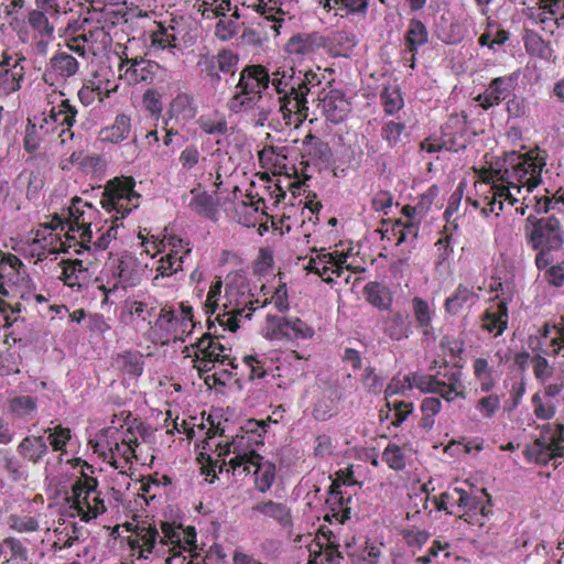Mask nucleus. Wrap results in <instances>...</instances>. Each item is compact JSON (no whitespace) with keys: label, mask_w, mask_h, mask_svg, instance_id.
I'll return each mask as SVG.
<instances>
[{"label":"nucleus","mask_w":564,"mask_h":564,"mask_svg":"<svg viewBox=\"0 0 564 564\" xmlns=\"http://www.w3.org/2000/svg\"><path fill=\"white\" fill-rule=\"evenodd\" d=\"M251 512L261 518L272 520L283 529H291L293 520L288 505L273 500H261L251 507Z\"/></svg>","instance_id":"31"},{"label":"nucleus","mask_w":564,"mask_h":564,"mask_svg":"<svg viewBox=\"0 0 564 564\" xmlns=\"http://www.w3.org/2000/svg\"><path fill=\"white\" fill-rule=\"evenodd\" d=\"M9 410L17 417L29 419L36 411V399L30 395L14 397L9 401Z\"/></svg>","instance_id":"64"},{"label":"nucleus","mask_w":564,"mask_h":564,"mask_svg":"<svg viewBox=\"0 0 564 564\" xmlns=\"http://www.w3.org/2000/svg\"><path fill=\"white\" fill-rule=\"evenodd\" d=\"M474 299V291L465 284H458L453 295L445 300V312L448 315H457Z\"/></svg>","instance_id":"52"},{"label":"nucleus","mask_w":564,"mask_h":564,"mask_svg":"<svg viewBox=\"0 0 564 564\" xmlns=\"http://www.w3.org/2000/svg\"><path fill=\"white\" fill-rule=\"evenodd\" d=\"M77 70V59L68 53L58 52L50 58L48 70L44 73V82L47 83L51 77L66 80L67 78L75 76Z\"/></svg>","instance_id":"34"},{"label":"nucleus","mask_w":564,"mask_h":564,"mask_svg":"<svg viewBox=\"0 0 564 564\" xmlns=\"http://www.w3.org/2000/svg\"><path fill=\"white\" fill-rule=\"evenodd\" d=\"M545 166V151L534 148L524 153L512 151L506 154L505 167L498 169L500 182L508 186H513L517 193L522 188L533 192L542 182V171Z\"/></svg>","instance_id":"3"},{"label":"nucleus","mask_w":564,"mask_h":564,"mask_svg":"<svg viewBox=\"0 0 564 564\" xmlns=\"http://www.w3.org/2000/svg\"><path fill=\"white\" fill-rule=\"evenodd\" d=\"M191 196L188 209L194 215L212 221L217 220V203H215L213 195L198 188H192Z\"/></svg>","instance_id":"37"},{"label":"nucleus","mask_w":564,"mask_h":564,"mask_svg":"<svg viewBox=\"0 0 564 564\" xmlns=\"http://www.w3.org/2000/svg\"><path fill=\"white\" fill-rule=\"evenodd\" d=\"M421 421L419 427L424 431H430L435 424V416L441 412V400L436 398H424L421 401Z\"/></svg>","instance_id":"59"},{"label":"nucleus","mask_w":564,"mask_h":564,"mask_svg":"<svg viewBox=\"0 0 564 564\" xmlns=\"http://www.w3.org/2000/svg\"><path fill=\"white\" fill-rule=\"evenodd\" d=\"M43 247V252L39 253V261H44L50 254L66 253L68 250L74 249V252L82 254L84 251H89V242L82 243L78 234L70 238L65 232L61 237L58 232H35V238L31 242H37Z\"/></svg>","instance_id":"19"},{"label":"nucleus","mask_w":564,"mask_h":564,"mask_svg":"<svg viewBox=\"0 0 564 564\" xmlns=\"http://www.w3.org/2000/svg\"><path fill=\"white\" fill-rule=\"evenodd\" d=\"M323 116L328 122L338 124L350 113V102L346 100L345 93L339 89H330L322 99Z\"/></svg>","instance_id":"29"},{"label":"nucleus","mask_w":564,"mask_h":564,"mask_svg":"<svg viewBox=\"0 0 564 564\" xmlns=\"http://www.w3.org/2000/svg\"><path fill=\"white\" fill-rule=\"evenodd\" d=\"M334 475H336V477H334L333 484L328 487V513L325 514V521L329 522L334 519L338 523H344L350 519L349 505L351 502V497L346 494L345 490L340 489V487L354 486L357 485V481L354 479V470H351V466L339 469Z\"/></svg>","instance_id":"12"},{"label":"nucleus","mask_w":564,"mask_h":564,"mask_svg":"<svg viewBox=\"0 0 564 564\" xmlns=\"http://www.w3.org/2000/svg\"><path fill=\"white\" fill-rule=\"evenodd\" d=\"M517 202L518 198L514 197V195H512L511 193H509V197L495 198L492 203L486 200L479 195H476V197L465 198V203L469 204L475 209H480L481 215L486 217L490 215L498 216L501 209L503 208V203H508L509 206H514Z\"/></svg>","instance_id":"49"},{"label":"nucleus","mask_w":564,"mask_h":564,"mask_svg":"<svg viewBox=\"0 0 564 564\" xmlns=\"http://www.w3.org/2000/svg\"><path fill=\"white\" fill-rule=\"evenodd\" d=\"M524 15L543 32L553 34L564 28V0H538L532 7L524 9Z\"/></svg>","instance_id":"17"},{"label":"nucleus","mask_w":564,"mask_h":564,"mask_svg":"<svg viewBox=\"0 0 564 564\" xmlns=\"http://www.w3.org/2000/svg\"><path fill=\"white\" fill-rule=\"evenodd\" d=\"M527 220L532 224V229L527 232L528 245L539 251L535 256V267L542 270L553 261L550 253L562 247L561 225L555 216L539 219L530 216Z\"/></svg>","instance_id":"5"},{"label":"nucleus","mask_w":564,"mask_h":564,"mask_svg":"<svg viewBox=\"0 0 564 564\" xmlns=\"http://www.w3.org/2000/svg\"><path fill=\"white\" fill-rule=\"evenodd\" d=\"M366 301L372 305V307L379 311H387L391 307L392 296L391 291L386 285L378 282H369L364 286L361 291Z\"/></svg>","instance_id":"48"},{"label":"nucleus","mask_w":564,"mask_h":564,"mask_svg":"<svg viewBox=\"0 0 564 564\" xmlns=\"http://www.w3.org/2000/svg\"><path fill=\"white\" fill-rule=\"evenodd\" d=\"M304 151L306 155L314 160L325 162L329 158L328 143L321 140V138L313 135L312 133L306 134L303 140Z\"/></svg>","instance_id":"60"},{"label":"nucleus","mask_w":564,"mask_h":564,"mask_svg":"<svg viewBox=\"0 0 564 564\" xmlns=\"http://www.w3.org/2000/svg\"><path fill=\"white\" fill-rule=\"evenodd\" d=\"M528 463L545 466L551 460L564 462V425L546 423L541 426V435L524 448Z\"/></svg>","instance_id":"7"},{"label":"nucleus","mask_w":564,"mask_h":564,"mask_svg":"<svg viewBox=\"0 0 564 564\" xmlns=\"http://www.w3.org/2000/svg\"><path fill=\"white\" fill-rule=\"evenodd\" d=\"M28 25L43 39H52L55 28L50 23V14L43 11L28 12Z\"/></svg>","instance_id":"58"},{"label":"nucleus","mask_w":564,"mask_h":564,"mask_svg":"<svg viewBox=\"0 0 564 564\" xmlns=\"http://www.w3.org/2000/svg\"><path fill=\"white\" fill-rule=\"evenodd\" d=\"M323 536L327 539V542H316L311 545V555H308V564H339L343 558V554L339 552V544L332 540V532L328 534L322 531Z\"/></svg>","instance_id":"33"},{"label":"nucleus","mask_w":564,"mask_h":564,"mask_svg":"<svg viewBox=\"0 0 564 564\" xmlns=\"http://www.w3.org/2000/svg\"><path fill=\"white\" fill-rule=\"evenodd\" d=\"M270 423H278L276 420L268 416L265 420L249 419L248 422L243 423L232 436L230 442L225 443L224 452L219 454H237L256 453L254 448L263 445V438L265 437L267 427Z\"/></svg>","instance_id":"15"},{"label":"nucleus","mask_w":564,"mask_h":564,"mask_svg":"<svg viewBox=\"0 0 564 564\" xmlns=\"http://www.w3.org/2000/svg\"><path fill=\"white\" fill-rule=\"evenodd\" d=\"M167 245L172 247V250L167 252L163 258L156 262V276L171 278L180 270H182V259L188 254L192 249L188 247V242L182 240L176 236H172L167 240Z\"/></svg>","instance_id":"27"},{"label":"nucleus","mask_w":564,"mask_h":564,"mask_svg":"<svg viewBox=\"0 0 564 564\" xmlns=\"http://www.w3.org/2000/svg\"><path fill=\"white\" fill-rule=\"evenodd\" d=\"M303 186L304 181L297 180L288 182V191H290V194H292L293 199L300 197L301 192L306 193V195H304V200L300 199V202L297 203L292 202V205H303V208L311 210L312 214H317L318 210H321V208L323 207L321 205V202L317 200V195H315V193L311 191H304V188H302Z\"/></svg>","instance_id":"51"},{"label":"nucleus","mask_w":564,"mask_h":564,"mask_svg":"<svg viewBox=\"0 0 564 564\" xmlns=\"http://www.w3.org/2000/svg\"><path fill=\"white\" fill-rule=\"evenodd\" d=\"M158 531L149 522H141L134 527V539L129 541L131 549H139L140 552L151 553L156 544Z\"/></svg>","instance_id":"45"},{"label":"nucleus","mask_w":564,"mask_h":564,"mask_svg":"<svg viewBox=\"0 0 564 564\" xmlns=\"http://www.w3.org/2000/svg\"><path fill=\"white\" fill-rule=\"evenodd\" d=\"M242 4L252 8L254 11L259 12L260 15L264 17L265 20L272 21L273 25L271 29L278 33L280 25L283 21V15L285 12L282 9V1L278 0H243Z\"/></svg>","instance_id":"39"},{"label":"nucleus","mask_w":564,"mask_h":564,"mask_svg":"<svg viewBox=\"0 0 564 564\" xmlns=\"http://www.w3.org/2000/svg\"><path fill=\"white\" fill-rule=\"evenodd\" d=\"M183 530L184 529L181 527H175L171 522H161V531H163V535H161V544L171 545L172 552H174V556L180 555L182 551L186 550V546L182 545L181 540Z\"/></svg>","instance_id":"57"},{"label":"nucleus","mask_w":564,"mask_h":564,"mask_svg":"<svg viewBox=\"0 0 564 564\" xmlns=\"http://www.w3.org/2000/svg\"><path fill=\"white\" fill-rule=\"evenodd\" d=\"M17 453H19L22 459L32 464H39L47 454V443H45L42 436L28 435L20 441L19 446H17Z\"/></svg>","instance_id":"41"},{"label":"nucleus","mask_w":564,"mask_h":564,"mask_svg":"<svg viewBox=\"0 0 564 564\" xmlns=\"http://www.w3.org/2000/svg\"><path fill=\"white\" fill-rule=\"evenodd\" d=\"M110 83L104 82L97 77L93 79H88L83 83L82 88L77 90V98L82 101V105L85 107L90 106L94 101H102L106 97H109L110 94L116 91V86L109 87Z\"/></svg>","instance_id":"36"},{"label":"nucleus","mask_w":564,"mask_h":564,"mask_svg":"<svg viewBox=\"0 0 564 564\" xmlns=\"http://www.w3.org/2000/svg\"><path fill=\"white\" fill-rule=\"evenodd\" d=\"M118 72L128 85H150L160 73V65L153 59H126L123 64H118Z\"/></svg>","instance_id":"23"},{"label":"nucleus","mask_w":564,"mask_h":564,"mask_svg":"<svg viewBox=\"0 0 564 564\" xmlns=\"http://www.w3.org/2000/svg\"><path fill=\"white\" fill-rule=\"evenodd\" d=\"M380 105L384 113L393 117L403 108L402 91L397 85L384 86L380 90Z\"/></svg>","instance_id":"50"},{"label":"nucleus","mask_w":564,"mask_h":564,"mask_svg":"<svg viewBox=\"0 0 564 564\" xmlns=\"http://www.w3.org/2000/svg\"><path fill=\"white\" fill-rule=\"evenodd\" d=\"M28 283V270L21 260L12 253H3L0 259V295L8 297L7 288H26Z\"/></svg>","instance_id":"21"},{"label":"nucleus","mask_w":564,"mask_h":564,"mask_svg":"<svg viewBox=\"0 0 564 564\" xmlns=\"http://www.w3.org/2000/svg\"><path fill=\"white\" fill-rule=\"evenodd\" d=\"M276 95H279V111L282 120L288 127H299L307 118V100L305 97L310 94L307 88L300 80L290 83L276 82Z\"/></svg>","instance_id":"8"},{"label":"nucleus","mask_w":564,"mask_h":564,"mask_svg":"<svg viewBox=\"0 0 564 564\" xmlns=\"http://www.w3.org/2000/svg\"><path fill=\"white\" fill-rule=\"evenodd\" d=\"M412 311L413 318H415L419 329L423 330V335H429L431 328V311L427 302L420 296L413 297Z\"/></svg>","instance_id":"62"},{"label":"nucleus","mask_w":564,"mask_h":564,"mask_svg":"<svg viewBox=\"0 0 564 564\" xmlns=\"http://www.w3.org/2000/svg\"><path fill=\"white\" fill-rule=\"evenodd\" d=\"M253 307L232 308L224 314L216 316L219 327L224 330L235 333L239 328V318L249 319L252 316Z\"/></svg>","instance_id":"55"},{"label":"nucleus","mask_w":564,"mask_h":564,"mask_svg":"<svg viewBox=\"0 0 564 564\" xmlns=\"http://www.w3.org/2000/svg\"><path fill=\"white\" fill-rule=\"evenodd\" d=\"M72 508L83 522H88L107 511L105 501L97 490V479L86 474L72 484Z\"/></svg>","instance_id":"9"},{"label":"nucleus","mask_w":564,"mask_h":564,"mask_svg":"<svg viewBox=\"0 0 564 564\" xmlns=\"http://www.w3.org/2000/svg\"><path fill=\"white\" fill-rule=\"evenodd\" d=\"M135 182L132 176H120L107 182L99 205L112 214L104 225L96 228V238L90 232V250L105 251L118 238L120 220L140 206L141 195L134 191Z\"/></svg>","instance_id":"1"},{"label":"nucleus","mask_w":564,"mask_h":564,"mask_svg":"<svg viewBox=\"0 0 564 564\" xmlns=\"http://www.w3.org/2000/svg\"><path fill=\"white\" fill-rule=\"evenodd\" d=\"M326 45V37L318 32H299L288 39L284 52L295 59H303L316 54Z\"/></svg>","instance_id":"24"},{"label":"nucleus","mask_w":564,"mask_h":564,"mask_svg":"<svg viewBox=\"0 0 564 564\" xmlns=\"http://www.w3.org/2000/svg\"><path fill=\"white\" fill-rule=\"evenodd\" d=\"M64 215L66 218V225H68V236L73 238L75 234L79 235L82 243L89 242V229L96 226L94 223L99 215L97 208L84 200L83 198L75 196L72 197L70 206L65 209Z\"/></svg>","instance_id":"16"},{"label":"nucleus","mask_w":564,"mask_h":564,"mask_svg":"<svg viewBox=\"0 0 564 564\" xmlns=\"http://www.w3.org/2000/svg\"><path fill=\"white\" fill-rule=\"evenodd\" d=\"M130 412L121 411L120 414L112 415L111 425L101 432L104 443L96 446L106 447L104 460L115 469H123L135 459V448L138 447V433L129 425Z\"/></svg>","instance_id":"2"},{"label":"nucleus","mask_w":564,"mask_h":564,"mask_svg":"<svg viewBox=\"0 0 564 564\" xmlns=\"http://www.w3.org/2000/svg\"><path fill=\"white\" fill-rule=\"evenodd\" d=\"M410 388H416L423 393H436L441 399L447 402H454L459 399V395H446V387L442 386L436 379L429 378L427 375L413 373L412 378H408Z\"/></svg>","instance_id":"46"},{"label":"nucleus","mask_w":564,"mask_h":564,"mask_svg":"<svg viewBox=\"0 0 564 564\" xmlns=\"http://www.w3.org/2000/svg\"><path fill=\"white\" fill-rule=\"evenodd\" d=\"M476 173L475 192L476 195L492 203L496 198H509V192L512 186L499 181L501 171L495 169L481 167Z\"/></svg>","instance_id":"22"},{"label":"nucleus","mask_w":564,"mask_h":564,"mask_svg":"<svg viewBox=\"0 0 564 564\" xmlns=\"http://www.w3.org/2000/svg\"><path fill=\"white\" fill-rule=\"evenodd\" d=\"M72 138L73 132L69 128L28 122L26 131H24V140H22V148H24L26 153L34 154L43 143H52L59 140L61 144H65L67 141L72 140Z\"/></svg>","instance_id":"18"},{"label":"nucleus","mask_w":564,"mask_h":564,"mask_svg":"<svg viewBox=\"0 0 564 564\" xmlns=\"http://www.w3.org/2000/svg\"><path fill=\"white\" fill-rule=\"evenodd\" d=\"M229 467L232 471L249 474L254 468V490L265 494L271 490L274 478L276 477V467L270 460H263L260 454L254 452L238 453L229 459Z\"/></svg>","instance_id":"11"},{"label":"nucleus","mask_w":564,"mask_h":564,"mask_svg":"<svg viewBox=\"0 0 564 564\" xmlns=\"http://www.w3.org/2000/svg\"><path fill=\"white\" fill-rule=\"evenodd\" d=\"M154 313V306L144 301L126 300L123 302V315L129 318V323L134 328H151V316Z\"/></svg>","instance_id":"35"},{"label":"nucleus","mask_w":564,"mask_h":564,"mask_svg":"<svg viewBox=\"0 0 564 564\" xmlns=\"http://www.w3.org/2000/svg\"><path fill=\"white\" fill-rule=\"evenodd\" d=\"M448 492H457L456 498L451 501V508L459 513V519L471 525L482 527L484 520L492 513V501L485 489H481L478 495H471L468 491L454 487Z\"/></svg>","instance_id":"10"},{"label":"nucleus","mask_w":564,"mask_h":564,"mask_svg":"<svg viewBox=\"0 0 564 564\" xmlns=\"http://www.w3.org/2000/svg\"><path fill=\"white\" fill-rule=\"evenodd\" d=\"M271 85V75L263 65H248L242 68L238 83H236V93L232 95L227 107L234 113L253 108L263 100L261 93Z\"/></svg>","instance_id":"4"},{"label":"nucleus","mask_w":564,"mask_h":564,"mask_svg":"<svg viewBox=\"0 0 564 564\" xmlns=\"http://www.w3.org/2000/svg\"><path fill=\"white\" fill-rule=\"evenodd\" d=\"M286 153L285 147H267L259 151L260 165L264 169H283Z\"/></svg>","instance_id":"56"},{"label":"nucleus","mask_w":564,"mask_h":564,"mask_svg":"<svg viewBox=\"0 0 564 564\" xmlns=\"http://www.w3.org/2000/svg\"><path fill=\"white\" fill-rule=\"evenodd\" d=\"M112 279L117 280L115 288L118 285L123 289L134 288L141 280L140 263L133 256L123 254L112 267Z\"/></svg>","instance_id":"30"},{"label":"nucleus","mask_w":564,"mask_h":564,"mask_svg":"<svg viewBox=\"0 0 564 564\" xmlns=\"http://www.w3.org/2000/svg\"><path fill=\"white\" fill-rule=\"evenodd\" d=\"M481 328L495 336H499L507 328V305L503 302L497 304L495 310H487L481 317Z\"/></svg>","instance_id":"47"},{"label":"nucleus","mask_w":564,"mask_h":564,"mask_svg":"<svg viewBox=\"0 0 564 564\" xmlns=\"http://www.w3.org/2000/svg\"><path fill=\"white\" fill-rule=\"evenodd\" d=\"M345 263L346 253L337 251L326 252L323 249L308 260V264L304 267V270L308 273H315L322 278L323 282L333 284L336 279L340 278L343 271L348 269Z\"/></svg>","instance_id":"20"},{"label":"nucleus","mask_w":564,"mask_h":564,"mask_svg":"<svg viewBox=\"0 0 564 564\" xmlns=\"http://www.w3.org/2000/svg\"><path fill=\"white\" fill-rule=\"evenodd\" d=\"M382 334L393 341H401L411 335V319L401 311H393L382 319Z\"/></svg>","instance_id":"32"},{"label":"nucleus","mask_w":564,"mask_h":564,"mask_svg":"<svg viewBox=\"0 0 564 564\" xmlns=\"http://www.w3.org/2000/svg\"><path fill=\"white\" fill-rule=\"evenodd\" d=\"M402 137H408L405 133V124L402 121L390 120L380 128V138L390 145L397 148L402 142Z\"/></svg>","instance_id":"61"},{"label":"nucleus","mask_w":564,"mask_h":564,"mask_svg":"<svg viewBox=\"0 0 564 564\" xmlns=\"http://www.w3.org/2000/svg\"><path fill=\"white\" fill-rule=\"evenodd\" d=\"M194 351V359H204L205 361H218L219 365H227L232 370L237 369L236 358H231L226 354L224 345L219 344L217 338L209 334H203L196 344L192 345Z\"/></svg>","instance_id":"26"},{"label":"nucleus","mask_w":564,"mask_h":564,"mask_svg":"<svg viewBox=\"0 0 564 564\" xmlns=\"http://www.w3.org/2000/svg\"><path fill=\"white\" fill-rule=\"evenodd\" d=\"M112 44V37L106 25L98 22L83 20L82 25L66 39V47L82 58L97 57L105 53Z\"/></svg>","instance_id":"6"},{"label":"nucleus","mask_w":564,"mask_h":564,"mask_svg":"<svg viewBox=\"0 0 564 564\" xmlns=\"http://www.w3.org/2000/svg\"><path fill=\"white\" fill-rule=\"evenodd\" d=\"M337 400H339V397L334 390L323 391L314 403V408H312V417L317 422L328 421L337 413Z\"/></svg>","instance_id":"44"},{"label":"nucleus","mask_w":564,"mask_h":564,"mask_svg":"<svg viewBox=\"0 0 564 564\" xmlns=\"http://www.w3.org/2000/svg\"><path fill=\"white\" fill-rule=\"evenodd\" d=\"M429 378L436 379L443 387H447V397L459 395V399L465 400V386L458 367L445 365L435 375H429Z\"/></svg>","instance_id":"38"},{"label":"nucleus","mask_w":564,"mask_h":564,"mask_svg":"<svg viewBox=\"0 0 564 564\" xmlns=\"http://www.w3.org/2000/svg\"><path fill=\"white\" fill-rule=\"evenodd\" d=\"M239 58L236 53L230 50L224 48L217 54L202 53L197 56V74L203 80L216 87L219 85L220 75L234 76L237 70V63Z\"/></svg>","instance_id":"13"},{"label":"nucleus","mask_w":564,"mask_h":564,"mask_svg":"<svg viewBox=\"0 0 564 564\" xmlns=\"http://www.w3.org/2000/svg\"><path fill=\"white\" fill-rule=\"evenodd\" d=\"M514 87V77L512 76H500L492 78L486 91L476 97V101L480 104L484 110H488L491 107L497 106L500 101L506 100L510 91Z\"/></svg>","instance_id":"28"},{"label":"nucleus","mask_w":564,"mask_h":564,"mask_svg":"<svg viewBox=\"0 0 564 564\" xmlns=\"http://www.w3.org/2000/svg\"><path fill=\"white\" fill-rule=\"evenodd\" d=\"M315 330L312 326L295 316H265V338L270 341L308 340Z\"/></svg>","instance_id":"14"},{"label":"nucleus","mask_w":564,"mask_h":564,"mask_svg":"<svg viewBox=\"0 0 564 564\" xmlns=\"http://www.w3.org/2000/svg\"><path fill=\"white\" fill-rule=\"evenodd\" d=\"M430 34L424 25V22L412 18L408 21V29L404 32V47L406 52L412 55L419 53V48L427 43Z\"/></svg>","instance_id":"43"},{"label":"nucleus","mask_w":564,"mask_h":564,"mask_svg":"<svg viewBox=\"0 0 564 564\" xmlns=\"http://www.w3.org/2000/svg\"><path fill=\"white\" fill-rule=\"evenodd\" d=\"M130 134V118L124 113H119L115 117V121L109 127L99 130V141L105 143L117 144L121 143L129 138Z\"/></svg>","instance_id":"42"},{"label":"nucleus","mask_w":564,"mask_h":564,"mask_svg":"<svg viewBox=\"0 0 564 564\" xmlns=\"http://www.w3.org/2000/svg\"><path fill=\"white\" fill-rule=\"evenodd\" d=\"M197 127L203 133L219 137L225 135L228 128H226L225 116L218 112L203 115L197 118Z\"/></svg>","instance_id":"53"},{"label":"nucleus","mask_w":564,"mask_h":564,"mask_svg":"<svg viewBox=\"0 0 564 564\" xmlns=\"http://www.w3.org/2000/svg\"><path fill=\"white\" fill-rule=\"evenodd\" d=\"M75 117H77L75 106L69 104L67 99H61L57 106H52L48 111H44L40 116L28 119V122L46 127L72 129L75 123Z\"/></svg>","instance_id":"25"},{"label":"nucleus","mask_w":564,"mask_h":564,"mask_svg":"<svg viewBox=\"0 0 564 564\" xmlns=\"http://www.w3.org/2000/svg\"><path fill=\"white\" fill-rule=\"evenodd\" d=\"M170 115L191 119L195 116V106H193V97L181 93L170 102Z\"/></svg>","instance_id":"63"},{"label":"nucleus","mask_w":564,"mask_h":564,"mask_svg":"<svg viewBox=\"0 0 564 564\" xmlns=\"http://www.w3.org/2000/svg\"><path fill=\"white\" fill-rule=\"evenodd\" d=\"M88 270L83 265L82 260H63L61 261V275L59 280L66 286L79 292L86 283V275Z\"/></svg>","instance_id":"40"},{"label":"nucleus","mask_w":564,"mask_h":564,"mask_svg":"<svg viewBox=\"0 0 564 564\" xmlns=\"http://www.w3.org/2000/svg\"><path fill=\"white\" fill-rule=\"evenodd\" d=\"M24 74L23 67L18 66L0 70V97H7L20 90Z\"/></svg>","instance_id":"54"}]
</instances>
